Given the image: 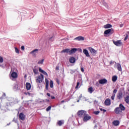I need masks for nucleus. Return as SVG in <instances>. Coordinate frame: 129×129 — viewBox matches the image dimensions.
<instances>
[{
    "label": "nucleus",
    "instance_id": "obj_17",
    "mask_svg": "<svg viewBox=\"0 0 129 129\" xmlns=\"http://www.w3.org/2000/svg\"><path fill=\"white\" fill-rule=\"evenodd\" d=\"M117 98L118 99H121V98H122V93L121 92H119L117 94Z\"/></svg>",
    "mask_w": 129,
    "mask_h": 129
},
{
    "label": "nucleus",
    "instance_id": "obj_55",
    "mask_svg": "<svg viewBox=\"0 0 129 129\" xmlns=\"http://www.w3.org/2000/svg\"><path fill=\"white\" fill-rule=\"evenodd\" d=\"M47 96H49V97L50 96V93H47Z\"/></svg>",
    "mask_w": 129,
    "mask_h": 129
},
{
    "label": "nucleus",
    "instance_id": "obj_57",
    "mask_svg": "<svg viewBox=\"0 0 129 129\" xmlns=\"http://www.w3.org/2000/svg\"><path fill=\"white\" fill-rule=\"evenodd\" d=\"M8 106H9V105H12V104H11V103H9V104H7Z\"/></svg>",
    "mask_w": 129,
    "mask_h": 129
},
{
    "label": "nucleus",
    "instance_id": "obj_9",
    "mask_svg": "<svg viewBox=\"0 0 129 129\" xmlns=\"http://www.w3.org/2000/svg\"><path fill=\"white\" fill-rule=\"evenodd\" d=\"M90 118H91V117L87 114L85 115V116H84L83 120L84 121L86 122V121H88V120H89Z\"/></svg>",
    "mask_w": 129,
    "mask_h": 129
},
{
    "label": "nucleus",
    "instance_id": "obj_20",
    "mask_svg": "<svg viewBox=\"0 0 129 129\" xmlns=\"http://www.w3.org/2000/svg\"><path fill=\"white\" fill-rule=\"evenodd\" d=\"M112 27V25L110 24H106L104 26V28L105 29H109L110 28H111Z\"/></svg>",
    "mask_w": 129,
    "mask_h": 129
},
{
    "label": "nucleus",
    "instance_id": "obj_38",
    "mask_svg": "<svg viewBox=\"0 0 129 129\" xmlns=\"http://www.w3.org/2000/svg\"><path fill=\"white\" fill-rule=\"evenodd\" d=\"M24 94H25V95H29V96H30V95H31V93H30V92H25V93H24Z\"/></svg>",
    "mask_w": 129,
    "mask_h": 129
},
{
    "label": "nucleus",
    "instance_id": "obj_31",
    "mask_svg": "<svg viewBox=\"0 0 129 129\" xmlns=\"http://www.w3.org/2000/svg\"><path fill=\"white\" fill-rule=\"evenodd\" d=\"M15 52H16V53H17V54H20V50H19L18 48L15 47Z\"/></svg>",
    "mask_w": 129,
    "mask_h": 129
},
{
    "label": "nucleus",
    "instance_id": "obj_18",
    "mask_svg": "<svg viewBox=\"0 0 129 129\" xmlns=\"http://www.w3.org/2000/svg\"><path fill=\"white\" fill-rule=\"evenodd\" d=\"M77 51V49L76 48H73L72 50H70V54H74Z\"/></svg>",
    "mask_w": 129,
    "mask_h": 129
},
{
    "label": "nucleus",
    "instance_id": "obj_59",
    "mask_svg": "<svg viewBox=\"0 0 129 129\" xmlns=\"http://www.w3.org/2000/svg\"><path fill=\"white\" fill-rule=\"evenodd\" d=\"M126 39H127V36H126L124 38V41H125L126 40Z\"/></svg>",
    "mask_w": 129,
    "mask_h": 129
},
{
    "label": "nucleus",
    "instance_id": "obj_54",
    "mask_svg": "<svg viewBox=\"0 0 129 129\" xmlns=\"http://www.w3.org/2000/svg\"><path fill=\"white\" fill-rule=\"evenodd\" d=\"M55 69L56 70H59V67H56Z\"/></svg>",
    "mask_w": 129,
    "mask_h": 129
},
{
    "label": "nucleus",
    "instance_id": "obj_44",
    "mask_svg": "<svg viewBox=\"0 0 129 129\" xmlns=\"http://www.w3.org/2000/svg\"><path fill=\"white\" fill-rule=\"evenodd\" d=\"M94 114L96 115H97L99 113V111H96L95 112H94Z\"/></svg>",
    "mask_w": 129,
    "mask_h": 129
},
{
    "label": "nucleus",
    "instance_id": "obj_28",
    "mask_svg": "<svg viewBox=\"0 0 129 129\" xmlns=\"http://www.w3.org/2000/svg\"><path fill=\"white\" fill-rule=\"evenodd\" d=\"M49 85L51 88H53V87H54V85L53 83V81L51 80L50 81V83H49Z\"/></svg>",
    "mask_w": 129,
    "mask_h": 129
},
{
    "label": "nucleus",
    "instance_id": "obj_64",
    "mask_svg": "<svg viewBox=\"0 0 129 129\" xmlns=\"http://www.w3.org/2000/svg\"><path fill=\"white\" fill-rule=\"evenodd\" d=\"M52 37H50V38H49V40H51V39H52Z\"/></svg>",
    "mask_w": 129,
    "mask_h": 129
},
{
    "label": "nucleus",
    "instance_id": "obj_40",
    "mask_svg": "<svg viewBox=\"0 0 129 129\" xmlns=\"http://www.w3.org/2000/svg\"><path fill=\"white\" fill-rule=\"evenodd\" d=\"M39 72H41V73H43V72H44V70H42L41 68H39Z\"/></svg>",
    "mask_w": 129,
    "mask_h": 129
},
{
    "label": "nucleus",
    "instance_id": "obj_14",
    "mask_svg": "<svg viewBox=\"0 0 129 129\" xmlns=\"http://www.w3.org/2000/svg\"><path fill=\"white\" fill-rule=\"evenodd\" d=\"M83 53L86 55L87 57H90V55L89 54V52H88V50L87 49L83 50Z\"/></svg>",
    "mask_w": 129,
    "mask_h": 129
},
{
    "label": "nucleus",
    "instance_id": "obj_3",
    "mask_svg": "<svg viewBox=\"0 0 129 129\" xmlns=\"http://www.w3.org/2000/svg\"><path fill=\"white\" fill-rule=\"evenodd\" d=\"M39 53V49H35L34 50L30 52V54L32 55L33 57H37V54Z\"/></svg>",
    "mask_w": 129,
    "mask_h": 129
},
{
    "label": "nucleus",
    "instance_id": "obj_2",
    "mask_svg": "<svg viewBox=\"0 0 129 129\" xmlns=\"http://www.w3.org/2000/svg\"><path fill=\"white\" fill-rule=\"evenodd\" d=\"M87 114L86 111L85 110H80L78 112V115L79 117H84Z\"/></svg>",
    "mask_w": 129,
    "mask_h": 129
},
{
    "label": "nucleus",
    "instance_id": "obj_34",
    "mask_svg": "<svg viewBox=\"0 0 129 129\" xmlns=\"http://www.w3.org/2000/svg\"><path fill=\"white\" fill-rule=\"evenodd\" d=\"M51 106H49L46 109V111H49V110H51Z\"/></svg>",
    "mask_w": 129,
    "mask_h": 129
},
{
    "label": "nucleus",
    "instance_id": "obj_5",
    "mask_svg": "<svg viewBox=\"0 0 129 129\" xmlns=\"http://www.w3.org/2000/svg\"><path fill=\"white\" fill-rule=\"evenodd\" d=\"M114 68H117L118 71H122L121 65L118 63L115 62V64L114 66Z\"/></svg>",
    "mask_w": 129,
    "mask_h": 129
},
{
    "label": "nucleus",
    "instance_id": "obj_8",
    "mask_svg": "<svg viewBox=\"0 0 129 129\" xmlns=\"http://www.w3.org/2000/svg\"><path fill=\"white\" fill-rule=\"evenodd\" d=\"M11 79H16V78H18V74H17V73L16 72H13L12 74H11Z\"/></svg>",
    "mask_w": 129,
    "mask_h": 129
},
{
    "label": "nucleus",
    "instance_id": "obj_22",
    "mask_svg": "<svg viewBox=\"0 0 129 129\" xmlns=\"http://www.w3.org/2000/svg\"><path fill=\"white\" fill-rule=\"evenodd\" d=\"M119 108L122 111V110H124L125 109V108L124 107V106L122 105V104H119Z\"/></svg>",
    "mask_w": 129,
    "mask_h": 129
},
{
    "label": "nucleus",
    "instance_id": "obj_45",
    "mask_svg": "<svg viewBox=\"0 0 129 129\" xmlns=\"http://www.w3.org/2000/svg\"><path fill=\"white\" fill-rule=\"evenodd\" d=\"M82 98V94H81L80 96L79 97V99L80 100Z\"/></svg>",
    "mask_w": 129,
    "mask_h": 129
},
{
    "label": "nucleus",
    "instance_id": "obj_56",
    "mask_svg": "<svg viewBox=\"0 0 129 129\" xmlns=\"http://www.w3.org/2000/svg\"><path fill=\"white\" fill-rule=\"evenodd\" d=\"M120 28H122L123 27V24L120 25Z\"/></svg>",
    "mask_w": 129,
    "mask_h": 129
},
{
    "label": "nucleus",
    "instance_id": "obj_52",
    "mask_svg": "<svg viewBox=\"0 0 129 129\" xmlns=\"http://www.w3.org/2000/svg\"><path fill=\"white\" fill-rule=\"evenodd\" d=\"M83 100H84V101H87V99H86V98H83Z\"/></svg>",
    "mask_w": 129,
    "mask_h": 129
},
{
    "label": "nucleus",
    "instance_id": "obj_4",
    "mask_svg": "<svg viewBox=\"0 0 129 129\" xmlns=\"http://www.w3.org/2000/svg\"><path fill=\"white\" fill-rule=\"evenodd\" d=\"M113 43L118 47H121V46H122V42H121V41L120 40L113 41Z\"/></svg>",
    "mask_w": 129,
    "mask_h": 129
},
{
    "label": "nucleus",
    "instance_id": "obj_21",
    "mask_svg": "<svg viewBox=\"0 0 129 129\" xmlns=\"http://www.w3.org/2000/svg\"><path fill=\"white\" fill-rule=\"evenodd\" d=\"M76 59L75 58L72 57L70 58V63H75Z\"/></svg>",
    "mask_w": 129,
    "mask_h": 129
},
{
    "label": "nucleus",
    "instance_id": "obj_25",
    "mask_svg": "<svg viewBox=\"0 0 129 129\" xmlns=\"http://www.w3.org/2000/svg\"><path fill=\"white\" fill-rule=\"evenodd\" d=\"M14 88L17 90H18V89H20V85L18 84H15L14 86Z\"/></svg>",
    "mask_w": 129,
    "mask_h": 129
},
{
    "label": "nucleus",
    "instance_id": "obj_7",
    "mask_svg": "<svg viewBox=\"0 0 129 129\" xmlns=\"http://www.w3.org/2000/svg\"><path fill=\"white\" fill-rule=\"evenodd\" d=\"M105 35H108V34H113V29H110L104 31Z\"/></svg>",
    "mask_w": 129,
    "mask_h": 129
},
{
    "label": "nucleus",
    "instance_id": "obj_60",
    "mask_svg": "<svg viewBox=\"0 0 129 129\" xmlns=\"http://www.w3.org/2000/svg\"><path fill=\"white\" fill-rule=\"evenodd\" d=\"M6 96V93H4V94H3V96Z\"/></svg>",
    "mask_w": 129,
    "mask_h": 129
},
{
    "label": "nucleus",
    "instance_id": "obj_51",
    "mask_svg": "<svg viewBox=\"0 0 129 129\" xmlns=\"http://www.w3.org/2000/svg\"><path fill=\"white\" fill-rule=\"evenodd\" d=\"M48 87H49V85H46V89H48Z\"/></svg>",
    "mask_w": 129,
    "mask_h": 129
},
{
    "label": "nucleus",
    "instance_id": "obj_58",
    "mask_svg": "<svg viewBox=\"0 0 129 129\" xmlns=\"http://www.w3.org/2000/svg\"><path fill=\"white\" fill-rule=\"evenodd\" d=\"M56 82H57V83L58 84H59V80H56Z\"/></svg>",
    "mask_w": 129,
    "mask_h": 129
},
{
    "label": "nucleus",
    "instance_id": "obj_10",
    "mask_svg": "<svg viewBox=\"0 0 129 129\" xmlns=\"http://www.w3.org/2000/svg\"><path fill=\"white\" fill-rule=\"evenodd\" d=\"M99 83L100 84H105L107 83V80L105 79H101L99 81Z\"/></svg>",
    "mask_w": 129,
    "mask_h": 129
},
{
    "label": "nucleus",
    "instance_id": "obj_1",
    "mask_svg": "<svg viewBox=\"0 0 129 129\" xmlns=\"http://www.w3.org/2000/svg\"><path fill=\"white\" fill-rule=\"evenodd\" d=\"M36 78V81L37 83H41V82H43V80L44 79V76L42 74H41L40 76H38Z\"/></svg>",
    "mask_w": 129,
    "mask_h": 129
},
{
    "label": "nucleus",
    "instance_id": "obj_39",
    "mask_svg": "<svg viewBox=\"0 0 129 129\" xmlns=\"http://www.w3.org/2000/svg\"><path fill=\"white\" fill-rule=\"evenodd\" d=\"M103 5L106 8H108V5H107V4H106L105 2L103 3Z\"/></svg>",
    "mask_w": 129,
    "mask_h": 129
},
{
    "label": "nucleus",
    "instance_id": "obj_11",
    "mask_svg": "<svg viewBox=\"0 0 129 129\" xmlns=\"http://www.w3.org/2000/svg\"><path fill=\"white\" fill-rule=\"evenodd\" d=\"M121 111H122L121 110V109H120V108L119 107H117L115 109V112L117 114H119L121 113Z\"/></svg>",
    "mask_w": 129,
    "mask_h": 129
},
{
    "label": "nucleus",
    "instance_id": "obj_41",
    "mask_svg": "<svg viewBox=\"0 0 129 129\" xmlns=\"http://www.w3.org/2000/svg\"><path fill=\"white\" fill-rule=\"evenodd\" d=\"M100 110H101V111H103V112H106V110L104 109L100 108Z\"/></svg>",
    "mask_w": 129,
    "mask_h": 129
},
{
    "label": "nucleus",
    "instance_id": "obj_26",
    "mask_svg": "<svg viewBox=\"0 0 129 129\" xmlns=\"http://www.w3.org/2000/svg\"><path fill=\"white\" fill-rule=\"evenodd\" d=\"M63 123H64V120H59L57 122V124L58 125H59V126H61Z\"/></svg>",
    "mask_w": 129,
    "mask_h": 129
},
{
    "label": "nucleus",
    "instance_id": "obj_6",
    "mask_svg": "<svg viewBox=\"0 0 129 129\" xmlns=\"http://www.w3.org/2000/svg\"><path fill=\"white\" fill-rule=\"evenodd\" d=\"M89 50L93 56H95L97 53V51L95 50V49H93L92 47H89Z\"/></svg>",
    "mask_w": 129,
    "mask_h": 129
},
{
    "label": "nucleus",
    "instance_id": "obj_27",
    "mask_svg": "<svg viewBox=\"0 0 129 129\" xmlns=\"http://www.w3.org/2000/svg\"><path fill=\"white\" fill-rule=\"evenodd\" d=\"M88 90L89 93H92V92L94 91V90H93V88L92 87L89 88Z\"/></svg>",
    "mask_w": 129,
    "mask_h": 129
},
{
    "label": "nucleus",
    "instance_id": "obj_46",
    "mask_svg": "<svg viewBox=\"0 0 129 129\" xmlns=\"http://www.w3.org/2000/svg\"><path fill=\"white\" fill-rule=\"evenodd\" d=\"M70 73L71 74H73L74 73H75V71L73 70H71Z\"/></svg>",
    "mask_w": 129,
    "mask_h": 129
},
{
    "label": "nucleus",
    "instance_id": "obj_13",
    "mask_svg": "<svg viewBox=\"0 0 129 129\" xmlns=\"http://www.w3.org/2000/svg\"><path fill=\"white\" fill-rule=\"evenodd\" d=\"M19 118L21 120H25V115L23 113H20L19 114Z\"/></svg>",
    "mask_w": 129,
    "mask_h": 129
},
{
    "label": "nucleus",
    "instance_id": "obj_30",
    "mask_svg": "<svg viewBox=\"0 0 129 129\" xmlns=\"http://www.w3.org/2000/svg\"><path fill=\"white\" fill-rule=\"evenodd\" d=\"M43 63H44V59H42V60H39V61L38 62V64L39 65L41 64H43Z\"/></svg>",
    "mask_w": 129,
    "mask_h": 129
},
{
    "label": "nucleus",
    "instance_id": "obj_29",
    "mask_svg": "<svg viewBox=\"0 0 129 129\" xmlns=\"http://www.w3.org/2000/svg\"><path fill=\"white\" fill-rule=\"evenodd\" d=\"M125 102H126V103H127L128 104H129V96H127L125 98Z\"/></svg>",
    "mask_w": 129,
    "mask_h": 129
},
{
    "label": "nucleus",
    "instance_id": "obj_53",
    "mask_svg": "<svg viewBox=\"0 0 129 129\" xmlns=\"http://www.w3.org/2000/svg\"><path fill=\"white\" fill-rule=\"evenodd\" d=\"M0 66H1L2 68H4V64H0Z\"/></svg>",
    "mask_w": 129,
    "mask_h": 129
},
{
    "label": "nucleus",
    "instance_id": "obj_48",
    "mask_svg": "<svg viewBox=\"0 0 129 129\" xmlns=\"http://www.w3.org/2000/svg\"><path fill=\"white\" fill-rule=\"evenodd\" d=\"M114 61L111 60V61H110V64L111 65V64H114Z\"/></svg>",
    "mask_w": 129,
    "mask_h": 129
},
{
    "label": "nucleus",
    "instance_id": "obj_37",
    "mask_svg": "<svg viewBox=\"0 0 129 129\" xmlns=\"http://www.w3.org/2000/svg\"><path fill=\"white\" fill-rule=\"evenodd\" d=\"M117 92V90L114 89V91H113L112 94H114L115 95V94Z\"/></svg>",
    "mask_w": 129,
    "mask_h": 129
},
{
    "label": "nucleus",
    "instance_id": "obj_62",
    "mask_svg": "<svg viewBox=\"0 0 129 129\" xmlns=\"http://www.w3.org/2000/svg\"><path fill=\"white\" fill-rule=\"evenodd\" d=\"M96 85H98V82H97V83H96Z\"/></svg>",
    "mask_w": 129,
    "mask_h": 129
},
{
    "label": "nucleus",
    "instance_id": "obj_43",
    "mask_svg": "<svg viewBox=\"0 0 129 129\" xmlns=\"http://www.w3.org/2000/svg\"><path fill=\"white\" fill-rule=\"evenodd\" d=\"M42 73L43 74H44V75H46V76H48V74H47V72H45L44 71H43Z\"/></svg>",
    "mask_w": 129,
    "mask_h": 129
},
{
    "label": "nucleus",
    "instance_id": "obj_16",
    "mask_svg": "<svg viewBox=\"0 0 129 129\" xmlns=\"http://www.w3.org/2000/svg\"><path fill=\"white\" fill-rule=\"evenodd\" d=\"M75 40H77L78 41H84V37L82 36H78L75 38Z\"/></svg>",
    "mask_w": 129,
    "mask_h": 129
},
{
    "label": "nucleus",
    "instance_id": "obj_49",
    "mask_svg": "<svg viewBox=\"0 0 129 129\" xmlns=\"http://www.w3.org/2000/svg\"><path fill=\"white\" fill-rule=\"evenodd\" d=\"M81 71L82 72H84V69H83V68H81Z\"/></svg>",
    "mask_w": 129,
    "mask_h": 129
},
{
    "label": "nucleus",
    "instance_id": "obj_15",
    "mask_svg": "<svg viewBox=\"0 0 129 129\" xmlns=\"http://www.w3.org/2000/svg\"><path fill=\"white\" fill-rule=\"evenodd\" d=\"M26 87L27 90H30L31 88L32 87V86H31V84L29 83H27L26 84Z\"/></svg>",
    "mask_w": 129,
    "mask_h": 129
},
{
    "label": "nucleus",
    "instance_id": "obj_50",
    "mask_svg": "<svg viewBox=\"0 0 129 129\" xmlns=\"http://www.w3.org/2000/svg\"><path fill=\"white\" fill-rule=\"evenodd\" d=\"M51 99H55V97L54 96H51Z\"/></svg>",
    "mask_w": 129,
    "mask_h": 129
},
{
    "label": "nucleus",
    "instance_id": "obj_12",
    "mask_svg": "<svg viewBox=\"0 0 129 129\" xmlns=\"http://www.w3.org/2000/svg\"><path fill=\"white\" fill-rule=\"evenodd\" d=\"M104 103H105V105H107V106L110 105V104L111 103V102H110V99H107L105 101Z\"/></svg>",
    "mask_w": 129,
    "mask_h": 129
},
{
    "label": "nucleus",
    "instance_id": "obj_33",
    "mask_svg": "<svg viewBox=\"0 0 129 129\" xmlns=\"http://www.w3.org/2000/svg\"><path fill=\"white\" fill-rule=\"evenodd\" d=\"M79 85H80V83H79V82H78L76 86V89H77L79 87Z\"/></svg>",
    "mask_w": 129,
    "mask_h": 129
},
{
    "label": "nucleus",
    "instance_id": "obj_61",
    "mask_svg": "<svg viewBox=\"0 0 129 129\" xmlns=\"http://www.w3.org/2000/svg\"><path fill=\"white\" fill-rule=\"evenodd\" d=\"M64 102V100L61 101V103H63Z\"/></svg>",
    "mask_w": 129,
    "mask_h": 129
},
{
    "label": "nucleus",
    "instance_id": "obj_23",
    "mask_svg": "<svg viewBox=\"0 0 129 129\" xmlns=\"http://www.w3.org/2000/svg\"><path fill=\"white\" fill-rule=\"evenodd\" d=\"M113 124L114 125H115V126H117V125H118V124H119V122L117 120H114L113 122Z\"/></svg>",
    "mask_w": 129,
    "mask_h": 129
},
{
    "label": "nucleus",
    "instance_id": "obj_32",
    "mask_svg": "<svg viewBox=\"0 0 129 129\" xmlns=\"http://www.w3.org/2000/svg\"><path fill=\"white\" fill-rule=\"evenodd\" d=\"M33 72L35 73V74H38V71L37 69H33Z\"/></svg>",
    "mask_w": 129,
    "mask_h": 129
},
{
    "label": "nucleus",
    "instance_id": "obj_63",
    "mask_svg": "<svg viewBox=\"0 0 129 129\" xmlns=\"http://www.w3.org/2000/svg\"><path fill=\"white\" fill-rule=\"evenodd\" d=\"M46 100V101H48V102L50 101V100Z\"/></svg>",
    "mask_w": 129,
    "mask_h": 129
},
{
    "label": "nucleus",
    "instance_id": "obj_36",
    "mask_svg": "<svg viewBox=\"0 0 129 129\" xmlns=\"http://www.w3.org/2000/svg\"><path fill=\"white\" fill-rule=\"evenodd\" d=\"M114 97H115V95L112 94L111 97L112 100H114Z\"/></svg>",
    "mask_w": 129,
    "mask_h": 129
},
{
    "label": "nucleus",
    "instance_id": "obj_19",
    "mask_svg": "<svg viewBox=\"0 0 129 129\" xmlns=\"http://www.w3.org/2000/svg\"><path fill=\"white\" fill-rule=\"evenodd\" d=\"M70 49H65L61 51V53H70Z\"/></svg>",
    "mask_w": 129,
    "mask_h": 129
},
{
    "label": "nucleus",
    "instance_id": "obj_35",
    "mask_svg": "<svg viewBox=\"0 0 129 129\" xmlns=\"http://www.w3.org/2000/svg\"><path fill=\"white\" fill-rule=\"evenodd\" d=\"M4 62V58L3 57L0 56V63H3Z\"/></svg>",
    "mask_w": 129,
    "mask_h": 129
},
{
    "label": "nucleus",
    "instance_id": "obj_47",
    "mask_svg": "<svg viewBox=\"0 0 129 129\" xmlns=\"http://www.w3.org/2000/svg\"><path fill=\"white\" fill-rule=\"evenodd\" d=\"M21 50H22L23 51H24V50H25V46H21Z\"/></svg>",
    "mask_w": 129,
    "mask_h": 129
},
{
    "label": "nucleus",
    "instance_id": "obj_42",
    "mask_svg": "<svg viewBox=\"0 0 129 129\" xmlns=\"http://www.w3.org/2000/svg\"><path fill=\"white\" fill-rule=\"evenodd\" d=\"M45 83L46 85H49V81L47 79H45Z\"/></svg>",
    "mask_w": 129,
    "mask_h": 129
},
{
    "label": "nucleus",
    "instance_id": "obj_24",
    "mask_svg": "<svg viewBox=\"0 0 129 129\" xmlns=\"http://www.w3.org/2000/svg\"><path fill=\"white\" fill-rule=\"evenodd\" d=\"M117 80V76H114L112 77V81H113V82H115V81H116Z\"/></svg>",
    "mask_w": 129,
    "mask_h": 129
}]
</instances>
